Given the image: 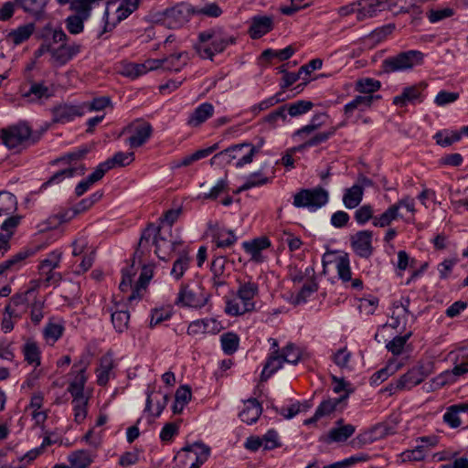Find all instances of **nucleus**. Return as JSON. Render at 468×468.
<instances>
[{"label": "nucleus", "mask_w": 468, "mask_h": 468, "mask_svg": "<svg viewBox=\"0 0 468 468\" xmlns=\"http://www.w3.org/2000/svg\"><path fill=\"white\" fill-rule=\"evenodd\" d=\"M178 244L180 242L171 239V232L165 230V226L156 227L150 224L142 232L134 259L141 262L143 256L149 251L150 245H154L156 256L162 261H167Z\"/></svg>", "instance_id": "obj_1"}, {"label": "nucleus", "mask_w": 468, "mask_h": 468, "mask_svg": "<svg viewBox=\"0 0 468 468\" xmlns=\"http://www.w3.org/2000/svg\"><path fill=\"white\" fill-rule=\"evenodd\" d=\"M234 42L235 37L224 28L213 27L199 33L195 49L202 58L212 59L215 54L223 52Z\"/></svg>", "instance_id": "obj_2"}, {"label": "nucleus", "mask_w": 468, "mask_h": 468, "mask_svg": "<svg viewBox=\"0 0 468 468\" xmlns=\"http://www.w3.org/2000/svg\"><path fill=\"white\" fill-rule=\"evenodd\" d=\"M328 201V191L321 186H316L300 189L293 196L292 205L295 207L307 208L309 211L314 212L325 206Z\"/></svg>", "instance_id": "obj_3"}, {"label": "nucleus", "mask_w": 468, "mask_h": 468, "mask_svg": "<svg viewBox=\"0 0 468 468\" xmlns=\"http://www.w3.org/2000/svg\"><path fill=\"white\" fill-rule=\"evenodd\" d=\"M39 278L29 282L27 288L24 292L16 293L13 296V303L18 305L27 303L40 286H58L62 281V274L55 271L38 270Z\"/></svg>", "instance_id": "obj_4"}, {"label": "nucleus", "mask_w": 468, "mask_h": 468, "mask_svg": "<svg viewBox=\"0 0 468 468\" xmlns=\"http://www.w3.org/2000/svg\"><path fill=\"white\" fill-rule=\"evenodd\" d=\"M424 55L419 50H409L400 52L396 56L389 57L383 61V70L387 73L403 71L420 65Z\"/></svg>", "instance_id": "obj_5"}, {"label": "nucleus", "mask_w": 468, "mask_h": 468, "mask_svg": "<svg viewBox=\"0 0 468 468\" xmlns=\"http://www.w3.org/2000/svg\"><path fill=\"white\" fill-rule=\"evenodd\" d=\"M30 136L31 129L26 123H18L1 131L2 141L10 149L26 144L30 140Z\"/></svg>", "instance_id": "obj_6"}, {"label": "nucleus", "mask_w": 468, "mask_h": 468, "mask_svg": "<svg viewBox=\"0 0 468 468\" xmlns=\"http://www.w3.org/2000/svg\"><path fill=\"white\" fill-rule=\"evenodd\" d=\"M153 132L151 124L144 121H136L122 130V133H129L126 143L131 148L142 146L150 138Z\"/></svg>", "instance_id": "obj_7"}, {"label": "nucleus", "mask_w": 468, "mask_h": 468, "mask_svg": "<svg viewBox=\"0 0 468 468\" xmlns=\"http://www.w3.org/2000/svg\"><path fill=\"white\" fill-rule=\"evenodd\" d=\"M432 373V364L418 365L410 368L407 373L398 378V386L403 390H410L420 384L428 376Z\"/></svg>", "instance_id": "obj_8"}, {"label": "nucleus", "mask_w": 468, "mask_h": 468, "mask_svg": "<svg viewBox=\"0 0 468 468\" xmlns=\"http://www.w3.org/2000/svg\"><path fill=\"white\" fill-rule=\"evenodd\" d=\"M88 365L89 361L87 357L81 356L80 359L72 367L71 374L73 375V378L68 388L72 397L84 396L83 390L87 381L85 371Z\"/></svg>", "instance_id": "obj_9"}, {"label": "nucleus", "mask_w": 468, "mask_h": 468, "mask_svg": "<svg viewBox=\"0 0 468 468\" xmlns=\"http://www.w3.org/2000/svg\"><path fill=\"white\" fill-rule=\"evenodd\" d=\"M146 403L144 411L156 418L161 415L168 402V395L160 389L155 390L154 386L149 385L146 389Z\"/></svg>", "instance_id": "obj_10"}, {"label": "nucleus", "mask_w": 468, "mask_h": 468, "mask_svg": "<svg viewBox=\"0 0 468 468\" xmlns=\"http://www.w3.org/2000/svg\"><path fill=\"white\" fill-rule=\"evenodd\" d=\"M207 302V295L200 289H191L188 286L181 288L176 303L192 308H201Z\"/></svg>", "instance_id": "obj_11"}, {"label": "nucleus", "mask_w": 468, "mask_h": 468, "mask_svg": "<svg viewBox=\"0 0 468 468\" xmlns=\"http://www.w3.org/2000/svg\"><path fill=\"white\" fill-rule=\"evenodd\" d=\"M418 444L411 450L402 452V460L405 461H422L428 452L437 444L435 437H420L418 439Z\"/></svg>", "instance_id": "obj_12"}, {"label": "nucleus", "mask_w": 468, "mask_h": 468, "mask_svg": "<svg viewBox=\"0 0 468 468\" xmlns=\"http://www.w3.org/2000/svg\"><path fill=\"white\" fill-rule=\"evenodd\" d=\"M372 236L370 230H360L351 236V245L356 255L361 258H369L372 255Z\"/></svg>", "instance_id": "obj_13"}, {"label": "nucleus", "mask_w": 468, "mask_h": 468, "mask_svg": "<svg viewBox=\"0 0 468 468\" xmlns=\"http://www.w3.org/2000/svg\"><path fill=\"white\" fill-rule=\"evenodd\" d=\"M426 88V84L420 83L406 87L401 93L393 98V104L399 107H406L409 104L421 102L423 101L422 92Z\"/></svg>", "instance_id": "obj_14"}, {"label": "nucleus", "mask_w": 468, "mask_h": 468, "mask_svg": "<svg viewBox=\"0 0 468 468\" xmlns=\"http://www.w3.org/2000/svg\"><path fill=\"white\" fill-rule=\"evenodd\" d=\"M189 18V8L185 5H178L167 9L164 14V24L171 29L182 27Z\"/></svg>", "instance_id": "obj_15"}, {"label": "nucleus", "mask_w": 468, "mask_h": 468, "mask_svg": "<svg viewBox=\"0 0 468 468\" xmlns=\"http://www.w3.org/2000/svg\"><path fill=\"white\" fill-rule=\"evenodd\" d=\"M80 45L73 43L60 44L58 47L52 45L51 60L56 66H62L80 52Z\"/></svg>", "instance_id": "obj_16"}, {"label": "nucleus", "mask_w": 468, "mask_h": 468, "mask_svg": "<svg viewBox=\"0 0 468 468\" xmlns=\"http://www.w3.org/2000/svg\"><path fill=\"white\" fill-rule=\"evenodd\" d=\"M183 451L186 452V460L191 462L189 468H199L210 454L209 447L197 441L184 447Z\"/></svg>", "instance_id": "obj_17"}, {"label": "nucleus", "mask_w": 468, "mask_h": 468, "mask_svg": "<svg viewBox=\"0 0 468 468\" xmlns=\"http://www.w3.org/2000/svg\"><path fill=\"white\" fill-rule=\"evenodd\" d=\"M53 121L56 122H69L74 118L84 115L82 104L63 103L53 109Z\"/></svg>", "instance_id": "obj_18"}, {"label": "nucleus", "mask_w": 468, "mask_h": 468, "mask_svg": "<svg viewBox=\"0 0 468 468\" xmlns=\"http://www.w3.org/2000/svg\"><path fill=\"white\" fill-rule=\"evenodd\" d=\"M259 293V286L251 281L239 282L237 291L238 299L250 309H255L254 297Z\"/></svg>", "instance_id": "obj_19"}, {"label": "nucleus", "mask_w": 468, "mask_h": 468, "mask_svg": "<svg viewBox=\"0 0 468 468\" xmlns=\"http://www.w3.org/2000/svg\"><path fill=\"white\" fill-rule=\"evenodd\" d=\"M214 106L209 102H203L198 105L189 115L186 124L196 128L203 124L207 120L214 114Z\"/></svg>", "instance_id": "obj_20"}, {"label": "nucleus", "mask_w": 468, "mask_h": 468, "mask_svg": "<svg viewBox=\"0 0 468 468\" xmlns=\"http://www.w3.org/2000/svg\"><path fill=\"white\" fill-rule=\"evenodd\" d=\"M208 228L218 248L231 247L237 241V237L232 230L220 228L218 223H209Z\"/></svg>", "instance_id": "obj_21"}, {"label": "nucleus", "mask_w": 468, "mask_h": 468, "mask_svg": "<svg viewBox=\"0 0 468 468\" xmlns=\"http://www.w3.org/2000/svg\"><path fill=\"white\" fill-rule=\"evenodd\" d=\"M380 98V95H357L344 106V113L351 116L355 111L365 112L372 106L374 101Z\"/></svg>", "instance_id": "obj_22"}, {"label": "nucleus", "mask_w": 468, "mask_h": 468, "mask_svg": "<svg viewBox=\"0 0 468 468\" xmlns=\"http://www.w3.org/2000/svg\"><path fill=\"white\" fill-rule=\"evenodd\" d=\"M270 246L271 242L267 238H259L251 241H245L242 243V247L245 251L250 255V260L258 263L264 261L262 250H266Z\"/></svg>", "instance_id": "obj_23"}, {"label": "nucleus", "mask_w": 468, "mask_h": 468, "mask_svg": "<svg viewBox=\"0 0 468 468\" xmlns=\"http://www.w3.org/2000/svg\"><path fill=\"white\" fill-rule=\"evenodd\" d=\"M410 299L404 298L399 302L393 303L391 324L393 328H398L400 325H405L410 314L409 311Z\"/></svg>", "instance_id": "obj_24"}, {"label": "nucleus", "mask_w": 468, "mask_h": 468, "mask_svg": "<svg viewBox=\"0 0 468 468\" xmlns=\"http://www.w3.org/2000/svg\"><path fill=\"white\" fill-rule=\"evenodd\" d=\"M140 0H122L116 9V21L112 24L106 23L103 32L100 34L101 36L104 32L112 30L117 23L126 19L131 14H133L139 6Z\"/></svg>", "instance_id": "obj_25"}, {"label": "nucleus", "mask_w": 468, "mask_h": 468, "mask_svg": "<svg viewBox=\"0 0 468 468\" xmlns=\"http://www.w3.org/2000/svg\"><path fill=\"white\" fill-rule=\"evenodd\" d=\"M384 3L380 0H359L357 2V20L375 17L383 9Z\"/></svg>", "instance_id": "obj_26"}, {"label": "nucleus", "mask_w": 468, "mask_h": 468, "mask_svg": "<svg viewBox=\"0 0 468 468\" xmlns=\"http://www.w3.org/2000/svg\"><path fill=\"white\" fill-rule=\"evenodd\" d=\"M52 95V90L42 82H33L27 90L22 92V97L28 102H38Z\"/></svg>", "instance_id": "obj_27"}, {"label": "nucleus", "mask_w": 468, "mask_h": 468, "mask_svg": "<svg viewBox=\"0 0 468 468\" xmlns=\"http://www.w3.org/2000/svg\"><path fill=\"white\" fill-rule=\"evenodd\" d=\"M134 159V154L117 152L112 158L107 159L105 162L101 163L98 167L102 170V174L105 175L109 170L119 166H125L131 164Z\"/></svg>", "instance_id": "obj_28"}, {"label": "nucleus", "mask_w": 468, "mask_h": 468, "mask_svg": "<svg viewBox=\"0 0 468 468\" xmlns=\"http://www.w3.org/2000/svg\"><path fill=\"white\" fill-rule=\"evenodd\" d=\"M17 6L36 19H40L45 12L48 0H15Z\"/></svg>", "instance_id": "obj_29"}, {"label": "nucleus", "mask_w": 468, "mask_h": 468, "mask_svg": "<svg viewBox=\"0 0 468 468\" xmlns=\"http://www.w3.org/2000/svg\"><path fill=\"white\" fill-rule=\"evenodd\" d=\"M261 405L256 399H250L244 403L243 410L239 416L243 422L252 424L256 422L261 414Z\"/></svg>", "instance_id": "obj_30"}, {"label": "nucleus", "mask_w": 468, "mask_h": 468, "mask_svg": "<svg viewBox=\"0 0 468 468\" xmlns=\"http://www.w3.org/2000/svg\"><path fill=\"white\" fill-rule=\"evenodd\" d=\"M272 19L269 16H255L250 27V37L254 39L261 37L272 29Z\"/></svg>", "instance_id": "obj_31"}, {"label": "nucleus", "mask_w": 468, "mask_h": 468, "mask_svg": "<svg viewBox=\"0 0 468 468\" xmlns=\"http://www.w3.org/2000/svg\"><path fill=\"white\" fill-rule=\"evenodd\" d=\"M356 431V427L352 424H343V420H339L336 426L330 430L328 438L332 441L342 442L350 438Z\"/></svg>", "instance_id": "obj_32"}, {"label": "nucleus", "mask_w": 468, "mask_h": 468, "mask_svg": "<svg viewBox=\"0 0 468 468\" xmlns=\"http://www.w3.org/2000/svg\"><path fill=\"white\" fill-rule=\"evenodd\" d=\"M364 189L358 184L353 185L351 187L345 189L343 195L344 206L348 209L356 207L362 201Z\"/></svg>", "instance_id": "obj_33"}, {"label": "nucleus", "mask_w": 468, "mask_h": 468, "mask_svg": "<svg viewBox=\"0 0 468 468\" xmlns=\"http://www.w3.org/2000/svg\"><path fill=\"white\" fill-rule=\"evenodd\" d=\"M111 320L116 332L123 333L129 324L130 314L127 310L119 309L118 305L109 310Z\"/></svg>", "instance_id": "obj_34"}, {"label": "nucleus", "mask_w": 468, "mask_h": 468, "mask_svg": "<svg viewBox=\"0 0 468 468\" xmlns=\"http://www.w3.org/2000/svg\"><path fill=\"white\" fill-rule=\"evenodd\" d=\"M402 363L397 359H390L387 366L380 370L375 372L370 378L371 385L378 386L385 381L389 376L395 374L400 367Z\"/></svg>", "instance_id": "obj_35"}, {"label": "nucleus", "mask_w": 468, "mask_h": 468, "mask_svg": "<svg viewBox=\"0 0 468 468\" xmlns=\"http://www.w3.org/2000/svg\"><path fill=\"white\" fill-rule=\"evenodd\" d=\"M328 257H334L331 261L335 263L338 277L344 282L351 281V269L347 254H329Z\"/></svg>", "instance_id": "obj_36"}, {"label": "nucleus", "mask_w": 468, "mask_h": 468, "mask_svg": "<svg viewBox=\"0 0 468 468\" xmlns=\"http://www.w3.org/2000/svg\"><path fill=\"white\" fill-rule=\"evenodd\" d=\"M35 26L32 23L26 24L18 27L17 28L10 31L6 38L14 45L17 46L27 41L34 33Z\"/></svg>", "instance_id": "obj_37"}, {"label": "nucleus", "mask_w": 468, "mask_h": 468, "mask_svg": "<svg viewBox=\"0 0 468 468\" xmlns=\"http://www.w3.org/2000/svg\"><path fill=\"white\" fill-rule=\"evenodd\" d=\"M468 412V403L455 404L448 408L443 415V420L452 428H457L461 425L462 420L459 417L460 413Z\"/></svg>", "instance_id": "obj_38"}, {"label": "nucleus", "mask_w": 468, "mask_h": 468, "mask_svg": "<svg viewBox=\"0 0 468 468\" xmlns=\"http://www.w3.org/2000/svg\"><path fill=\"white\" fill-rule=\"evenodd\" d=\"M188 58L186 52L171 54L163 58L164 70L179 71L187 64Z\"/></svg>", "instance_id": "obj_39"}, {"label": "nucleus", "mask_w": 468, "mask_h": 468, "mask_svg": "<svg viewBox=\"0 0 468 468\" xmlns=\"http://www.w3.org/2000/svg\"><path fill=\"white\" fill-rule=\"evenodd\" d=\"M283 363L284 360L282 355L277 354V352H271L261 372V381H266L270 378L271 375L282 367Z\"/></svg>", "instance_id": "obj_40"}, {"label": "nucleus", "mask_w": 468, "mask_h": 468, "mask_svg": "<svg viewBox=\"0 0 468 468\" xmlns=\"http://www.w3.org/2000/svg\"><path fill=\"white\" fill-rule=\"evenodd\" d=\"M152 277L153 269L149 266L144 265L139 279L133 290V292L128 297L129 302H133V300L139 299L141 297V291L145 289Z\"/></svg>", "instance_id": "obj_41"}, {"label": "nucleus", "mask_w": 468, "mask_h": 468, "mask_svg": "<svg viewBox=\"0 0 468 468\" xmlns=\"http://www.w3.org/2000/svg\"><path fill=\"white\" fill-rule=\"evenodd\" d=\"M85 170V167L82 165L79 167H69L60 170L54 174L47 182H45L41 188H46L49 185L59 184L64 179L70 178L75 175L82 176L84 175Z\"/></svg>", "instance_id": "obj_42"}, {"label": "nucleus", "mask_w": 468, "mask_h": 468, "mask_svg": "<svg viewBox=\"0 0 468 468\" xmlns=\"http://www.w3.org/2000/svg\"><path fill=\"white\" fill-rule=\"evenodd\" d=\"M338 403H340V399H329L324 400L317 407L314 415L312 418L306 420L304 423L306 425L314 423L319 419L329 416L331 413L334 412Z\"/></svg>", "instance_id": "obj_43"}, {"label": "nucleus", "mask_w": 468, "mask_h": 468, "mask_svg": "<svg viewBox=\"0 0 468 468\" xmlns=\"http://www.w3.org/2000/svg\"><path fill=\"white\" fill-rule=\"evenodd\" d=\"M326 119L327 116L324 113H318L314 115L310 123L298 129L293 133V137L303 139L305 135L311 134L312 133L319 129L321 126H323Z\"/></svg>", "instance_id": "obj_44"}, {"label": "nucleus", "mask_w": 468, "mask_h": 468, "mask_svg": "<svg viewBox=\"0 0 468 468\" xmlns=\"http://www.w3.org/2000/svg\"><path fill=\"white\" fill-rule=\"evenodd\" d=\"M112 368V358L109 356H103L97 369V382L100 386H104L108 383Z\"/></svg>", "instance_id": "obj_45"}, {"label": "nucleus", "mask_w": 468, "mask_h": 468, "mask_svg": "<svg viewBox=\"0 0 468 468\" xmlns=\"http://www.w3.org/2000/svg\"><path fill=\"white\" fill-rule=\"evenodd\" d=\"M18 305L13 303V298L10 301V303L5 307V314L2 320V330L5 333L11 332L14 328V321L13 318H19L22 314V311H18L16 308Z\"/></svg>", "instance_id": "obj_46"}, {"label": "nucleus", "mask_w": 468, "mask_h": 468, "mask_svg": "<svg viewBox=\"0 0 468 468\" xmlns=\"http://www.w3.org/2000/svg\"><path fill=\"white\" fill-rule=\"evenodd\" d=\"M102 170H101L98 166L95 170L89 175L85 179L81 180L75 188V194L78 197L82 196L85 192H87L90 187L100 181L103 177Z\"/></svg>", "instance_id": "obj_47"}, {"label": "nucleus", "mask_w": 468, "mask_h": 468, "mask_svg": "<svg viewBox=\"0 0 468 468\" xmlns=\"http://www.w3.org/2000/svg\"><path fill=\"white\" fill-rule=\"evenodd\" d=\"M16 208V197L9 192H0V217L9 215L15 212Z\"/></svg>", "instance_id": "obj_48"}, {"label": "nucleus", "mask_w": 468, "mask_h": 468, "mask_svg": "<svg viewBox=\"0 0 468 468\" xmlns=\"http://www.w3.org/2000/svg\"><path fill=\"white\" fill-rule=\"evenodd\" d=\"M380 88L381 82L371 78L360 79L356 80L355 85L356 91L364 95H373L372 93L378 91Z\"/></svg>", "instance_id": "obj_49"}, {"label": "nucleus", "mask_w": 468, "mask_h": 468, "mask_svg": "<svg viewBox=\"0 0 468 468\" xmlns=\"http://www.w3.org/2000/svg\"><path fill=\"white\" fill-rule=\"evenodd\" d=\"M283 107L291 117H297L311 111L314 107V103L310 101L300 100L292 103L285 104Z\"/></svg>", "instance_id": "obj_50"}, {"label": "nucleus", "mask_w": 468, "mask_h": 468, "mask_svg": "<svg viewBox=\"0 0 468 468\" xmlns=\"http://www.w3.org/2000/svg\"><path fill=\"white\" fill-rule=\"evenodd\" d=\"M399 213H398V206H390L385 212L379 216H376L373 218L372 224L375 227L384 228L388 226L393 220L398 218Z\"/></svg>", "instance_id": "obj_51"}, {"label": "nucleus", "mask_w": 468, "mask_h": 468, "mask_svg": "<svg viewBox=\"0 0 468 468\" xmlns=\"http://www.w3.org/2000/svg\"><path fill=\"white\" fill-rule=\"evenodd\" d=\"M62 258V252L56 250L49 252L45 259H43L38 265V270L41 271H55L59 267Z\"/></svg>", "instance_id": "obj_52"}, {"label": "nucleus", "mask_w": 468, "mask_h": 468, "mask_svg": "<svg viewBox=\"0 0 468 468\" xmlns=\"http://www.w3.org/2000/svg\"><path fill=\"white\" fill-rule=\"evenodd\" d=\"M100 1L101 0H72L70 2V8L76 12L75 16L87 19L90 16L92 5Z\"/></svg>", "instance_id": "obj_53"}, {"label": "nucleus", "mask_w": 468, "mask_h": 468, "mask_svg": "<svg viewBox=\"0 0 468 468\" xmlns=\"http://www.w3.org/2000/svg\"><path fill=\"white\" fill-rule=\"evenodd\" d=\"M37 292H35L34 296L30 298V300L27 303H20V305L28 304L29 302L33 301V303L30 304V318L31 321L37 324L41 322V320L44 317L43 308H44V301L43 300H37L36 298Z\"/></svg>", "instance_id": "obj_54"}, {"label": "nucleus", "mask_w": 468, "mask_h": 468, "mask_svg": "<svg viewBox=\"0 0 468 468\" xmlns=\"http://www.w3.org/2000/svg\"><path fill=\"white\" fill-rule=\"evenodd\" d=\"M221 347L226 355L234 354L239 343V336L234 333H226L220 336Z\"/></svg>", "instance_id": "obj_55"}, {"label": "nucleus", "mask_w": 468, "mask_h": 468, "mask_svg": "<svg viewBox=\"0 0 468 468\" xmlns=\"http://www.w3.org/2000/svg\"><path fill=\"white\" fill-rule=\"evenodd\" d=\"M75 421L80 423L87 415L88 399L85 396L73 397L72 399Z\"/></svg>", "instance_id": "obj_56"}, {"label": "nucleus", "mask_w": 468, "mask_h": 468, "mask_svg": "<svg viewBox=\"0 0 468 468\" xmlns=\"http://www.w3.org/2000/svg\"><path fill=\"white\" fill-rule=\"evenodd\" d=\"M23 352L26 361H27L29 364L35 365V367L40 365V351L36 343H26L23 348Z\"/></svg>", "instance_id": "obj_57"}, {"label": "nucleus", "mask_w": 468, "mask_h": 468, "mask_svg": "<svg viewBox=\"0 0 468 468\" xmlns=\"http://www.w3.org/2000/svg\"><path fill=\"white\" fill-rule=\"evenodd\" d=\"M285 97H283V94L282 92H277L276 94H274L273 96L266 99V100H263L262 101H261L260 103H257L255 105H253L251 108H250V112L256 115L258 114L259 112H261V111H264V110H267L269 109L270 107L281 102V101H285Z\"/></svg>", "instance_id": "obj_58"}, {"label": "nucleus", "mask_w": 468, "mask_h": 468, "mask_svg": "<svg viewBox=\"0 0 468 468\" xmlns=\"http://www.w3.org/2000/svg\"><path fill=\"white\" fill-rule=\"evenodd\" d=\"M84 114L88 112L102 111L111 104V99L108 96L94 98L91 101L82 102Z\"/></svg>", "instance_id": "obj_59"}, {"label": "nucleus", "mask_w": 468, "mask_h": 468, "mask_svg": "<svg viewBox=\"0 0 468 468\" xmlns=\"http://www.w3.org/2000/svg\"><path fill=\"white\" fill-rule=\"evenodd\" d=\"M69 461L73 468H86L90 463L91 459L86 451H77L69 455Z\"/></svg>", "instance_id": "obj_60"}, {"label": "nucleus", "mask_w": 468, "mask_h": 468, "mask_svg": "<svg viewBox=\"0 0 468 468\" xmlns=\"http://www.w3.org/2000/svg\"><path fill=\"white\" fill-rule=\"evenodd\" d=\"M173 314V310L170 306L156 308L152 311L150 326L154 327L160 324L162 322L169 320Z\"/></svg>", "instance_id": "obj_61"}, {"label": "nucleus", "mask_w": 468, "mask_h": 468, "mask_svg": "<svg viewBox=\"0 0 468 468\" xmlns=\"http://www.w3.org/2000/svg\"><path fill=\"white\" fill-rule=\"evenodd\" d=\"M317 291V285L314 282L304 284L296 295L292 296V303L295 305L304 303L312 293Z\"/></svg>", "instance_id": "obj_62"}, {"label": "nucleus", "mask_w": 468, "mask_h": 468, "mask_svg": "<svg viewBox=\"0 0 468 468\" xmlns=\"http://www.w3.org/2000/svg\"><path fill=\"white\" fill-rule=\"evenodd\" d=\"M282 356L284 362L295 365L301 359V351L300 349L292 343H289L282 350Z\"/></svg>", "instance_id": "obj_63"}, {"label": "nucleus", "mask_w": 468, "mask_h": 468, "mask_svg": "<svg viewBox=\"0 0 468 468\" xmlns=\"http://www.w3.org/2000/svg\"><path fill=\"white\" fill-rule=\"evenodd\" d=\"M411 333H408L405 335H398L394 337L391 341H389L386 347L388 351H390L393 355L399 356L402 353L404 346L410 337Z\"/></svg>", "instance_id": "obj_64"}]
</instances>
